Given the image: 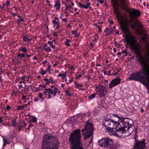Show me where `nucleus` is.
Listing matches in <instances>:
<instances>
[{
	"label": "nucleus",
	"mask_w": 149,
	"mask_h": 149,
	"mask_svg": "<svg viewBox=\"0 0 149 149\" xmlns=\"http://www.w3.org/2000/svg\"><path fill=\"white\" fill-rule=\"evenodd\" d=\"M129 39V36H125L124 40L127 43L125 46L129 45V48L134 52V54L136 56L137 58L141 65L142 68L139 71L132 73L128 79L129 80L138 81L141 82L143 84L148 85L149 84V65L148 67L146 66V65L148 64V61L146 60L139 58L141 51V45L134 37H133L131 42Z\"/></svg>",
	"instance_id": "nucleus-1"
},
{
	"label": "nucleus",
	"mask_w": 149,
	"mask_h": 149,
	"mask_svg": "<svg viewBox=\"0 0 149 149\" xmlns=\"http://www.w3.org/2000/svg\"><path fill=\"white\" fill-rule=\"evenodd\" d=\"M129 121L127 118L112 113L107 116L102 123L108 131L112 132L115 136L120 137L121 135L117 133L122 134L131 127L132 125L129 124Z\"/></svg>",
	"instance_id": "nucleus-2"
},
{
	"label": "nucleus",
	"mask_w": 149,
	"mask_h": 149,
	"mask_svg": "<svg viewBox=\"0 0 149 149\" xmlns=\"http://www.w3.org/2000/svg\"><path fill=\"white\" fill-rule=\"evenodd\" d=\"M60 142L58 138L53 135L45 134L42 141L41 149H58Z\"/></svg>",
	"instance_id": "nucleus-3"
},
{
	"label": "nucleus",
	"mask_w": 149,
	"mask_h": 149,
	"mask_svg": "<svg viewBox=\"0 0 149 149\" xmlns=\"http://www.w3.org/2000/svg\"><path fill=\"white\" fill-rule=\"evenodd\" d=\"M81 130L77 129L70 134L69 141L71 149H84L81 140Z\"/></svg>",
	"instance_id": "nucleus-4"
},
{
	"label": "nucleus",
	"mask_w": 149,
	"mask_h": 149,
	"mask_svg": "<svg viewBox=\"0 0 149 149\" xmlns=\"http://www.w3.org/2000/svg\"><path fill=\"white\" fill-rule=\"evenodd\" d=\"M93 131V125L89 121H87L84 128L81 130L82 135L84 136V139L86 140L90 137H92Z\"/></svg>",
	"instance_id": "nucleus-5"
},
{
	"label": "nucleus",
	"mask_w": 149,
	"mask_h": 149,
	"mask_svg": "<svg viewBox=\"0 0 149 149\" xmlns=\"http://www.w3.org/2000/svg\"><path fill=\"white\" fill-rule=\"evenodd\" d=\"M99 145L104 148H110L113 145V141L110 138H103L98 141Z\"/></svg>",
	"instance_id": "nucleus-6"
},
{
	"label": "nucleus",
	"mask_w": 149,
	"mask_h": 149,
	"mask_svg": "<svg viewBox=\"0 0 149 149\" xmlns=\"http://www.w3.org/2000/svg\"><path fill=\"white\" fill-rule=\"evenodd\" d=\"M128 25H129L134 30H136L135 25L134 24H130L129 22L127 19H126L125 24H121L120 25L121 30L124 33H127L129 31V28Z\"/></svg>",
	"instance_id": "nucleus-7"
},
{
	"label": "nucleus",
	"mask_w": 149,
	"mask_h": 149,
	"mask_svg": "<svg viewBox=\"0 0 149 149\" xmlns=\"http://www.w3.org/2000/svg\"><path fill=\"white\" fill-rule=\"evenodd\" d=\"M95 88L97 90L96 92L97 94L99 95L100 97H104L106 95L107 90L106 89V87L102 85H99L96 87Z\"/></svg>",
	"instance_id": "nucleus-8"
},
{
	"label": "nucleus",
	"mask_w": 149,
	"mask_h": 149,
	"mask_svg": "<svg viewBox=\"0 0 149 149\" xmlns=\"http://www.w3.org/2000/svg\"><path fill=\"white\" fill-rule=\"evenodd\" d=\"M146 139H143L142 141L136 140L134 141V145L133 146V149H144L145 148L146 143Z\"/></svg>",
	"instance_id": "nucleus-9"
},
{
	"label": "nucleus",
	"mask_w": 149,
	"mask_h": 149,
	"mask_svg": "<svg viewBox=\"0 0 149 149\" xmlns=\"http://www.w3.org/2000/svg\"><path fill=\"white\" fill-rule=\"evenodd\" d=\"M120 82L121 79L119 77H117L112 79L109 84V87L110 88H112L114 86L120 84Z\"/></svg>",
	"instance_id": "nucleus-10"
},
{
	"label": "nucleus",
	"mask_w": 149,
	"mask_h": 149,
	"mask_svg": "<svg viewBox=\"0 0 149 149\" xmlns=\"http://www.w3.org/2000/svg\"><path fill=\"white\" fill-rule=\"evenodd\" d=\"M130 14L131 17L134 18L135 17H138L141 15V13L139 10L133 8L130 12Z\"/></svg>",
	"instance_id": "nucleus-11"
},
{
	"label": "nucleus",
	"mask_w": 149,
	"mask_h": 149,
	"mask_svg": "<svg viewBox=\"0 0 149 149\" xmlns=\"http://www.w3.org/2000/svg\"><path fill=\"white\" fill-rule=\"evenodd\" d=\"M113 30L112 28H107L105 29L104 32L106 33L105 36H108L111 35L112 32Z\"/></svg>",
	"instance_id": "nucleus-12"
},
{
	"label": "nucleus",
	"mask_w": 149,
	"mask_h": 149,
	"mask_svg": "<svg viewBox=\"0 0 149 149\" xmlns=\"http://www.w3.org/2000/svg\"><path fill=\"white\" fill-rule=\"evenodd\" d=\"M55 2L54 6L56 7V10H58L61 7V5L60 4V1H54Z\"/></svg>",
	"instance_id": "nucleus-13"
},
{
	"label": "nucleus",
	"mask_w": 149,
	"mask_h": 149,
	"mask_svg": "<svg viewBox=\"0 0 149 149\" xmlns=\"http://www.w3.org/2000/svg\"><path fill=\"white\" fill-rule=\"evenodd\" d=\"M19 51L22 52L24 54L26 53L27 52V50L25 47H21L19 49Z\"/></svg>",
	"instance_id": "nucleus-14"
},
{
	"label": "nucleus",
	"mask_w": 149,
	"mask_h": 149,
	"mask_svg": "<svg viewBox=\"0 0 149 149\" xmlns=\"http://www.w3.org/2000/svg\"><path fill=\"white\" fill-rule=\"evenodd\" d=\"M3 138V147H4L8 143L9 140L7 139L6 137H4L3 136H2Z\"/></svg>",
	"instance_id": "nucleus-15"
},
{
	"label": "nucleus",
	"mask_w": 149,
	"mask_h": 149,
	"mask_svg": "<svg viewBox=\"0 0 149 149\" xmlns=\"http://www.w3.org/2000/svg\"><path fill=\"white\" fill-rule=\"evenodd\" d=\"M112 6L114 9V13L116 14V17L118 18L119 17L118 12L116 8V5H113Z\"/></svg>",
	"instance_id": "nucleus-16"
},
{
	"label": "nucleus",
	"mask_w": 149,
	"mask_h": 149,
	"mask_svg": "<svg viewBox=\"0 0 149 149\" xmlns=\"http://www.w3.org/2000/svg\"><path fill=\"white\" fill-rule=\"evenodd\" d=\"M37 120L35 116L32 117V118H31V120H29L30 123L31 122L33 123H36Z\"/></svg>",
	"instance_id": "nucleus-17"
},
{
	"label": "nucleus",
	"mask_w": 149,
	"mask_h": 149,
	"mask_svg": "<svg viewBox=\"0 0 149 149\" xmlns=\"http://www.w3.org/2000/svg\"><path fill=\"white\" fill-rule=\"evenodd\" d=\"M31 36H30V34L26 35L25 36H24L23 37V41L25 42H27L29 38Z\"/></svg>",
	"instance_id": "nucleus-18"
},
{
	"label": "nucleus",
	"mask_w": 149,
	"mask_h": 149,
	"mask_svg": "<svg viewBox=\"0 0 149 149\" xmlns=\"http://www.w3.org/2000/svg\"><path fill=\"white\" fill-rule=\"evenodd\" d=\"M89 113H83L81 116V119L83 120L86 117H88Z\"/></svg>",
	"instance_id": "nucleus-19"
},
{
	"label": "nucleus",
	"mask_w": 149,
	"mask_h": 149,
	"mask_svg": "<svg viewBox=\"0 0 149 149\" xmlns=\"http://www.w3.org/2000/svg\"><path fill=\"white\" fill-rule=\"evenodd\" d=\"M17 57L19 58H20V59L23 58H25V54L23 53L21 54H18L17 55Z\"/></svg>",
	"instance_id": "nucleus-20"
},
{
	"label": "nucleus",
	"mask_w": 149,
	"mask_h": 149,
	"mask_svg": "<svg viewBox=\"0 0 149 149\" xmlns=\"http://www.w3.org/2000/svg\"><path fill=\"white\" fill-rule=\"evenodd\" d=\"M147 33H145L144 34V37L141 38V39L143 40V42H146V40L148 39V38L147 37Z\"/></svg>",
	"instance_id": "nucleus-21"
},
{
	"label": "nucleus",
	"mask_w": 149,
	"mask_h": 149,
	"mask_svg": "<svg viewBox=\"0 0 149 149\" xmlns=\"http://www.w3.org/2000/svg\"><path fill=\"white\" fill-rule=\"evenodd\" d=\"M97 94V93L95 94V93H93L91 95H90L89 96H88V99L90 100H92L94 98L96 95Z\"/></svg>",
	"instance_id": "nucleus-22"
},
{
	"label": "nucleus",
	"mask_w": 149,
	"mask_h": 149,
	"mask_svg": "<svg viewBox=\"0 0 149 149\" xmlns=\"http://www.w3.org/2000/svg\"><path fill=\"white\" fill-rule=\"evenodd\" d=\"M52 22L53 24H54L53 26L54 27L56 25L60 24V23L59 22V21H56V20H53L52 21Z\"/></svg>",
	"instance_id": "nucleus-23"
},
{
	"label": "nucleus",
	"mask_w": 149,
	"mask_h": 149,
	"mask_svg": "<svg viewBox=\"0 0 149 149\" xmlns=\"http://www.w3.org/2000/svg\"><path fill=\"white\" fill-rule=\"evenodd\" d=\"M71 91V90H67L65 91V93H66V95H67L68 96L70 97L72 96V95L71 93H70V92Z\"/></svg>",
	"instance_id": "nucleus-24"
},
{
	"label": "nucleus",
	"mask_w": 149,
	"mask_h": 149,
	"mask_svg": "<svg viewBox=\"0 0 149 149\" xmlns=\"http://www.w3.org/2000/svg\"><path fill=\"white\" fill-rule=\"evenodd\" d=\"M10 108L11 107L10 106L8 105L6 107V109H2V112H3V113H5V112H6V110H8L10 109Z\"/></svg>",
	"instance_id": "nucleus-25"
},
{
	"label": "nucleus",
	"mask_w": 149,
	"mask_h": 149,
	"mask_svg": "<svg viewBox=\"0 0 149 149\" xmlns=\"http://www.w3.org/2000/svg\"><path fill=\"white\" fill-rule=\"evenodd\" d=\"M58 88L55 87L54 88L53 91V96H55L57 93H58Z\"/></svg>",
	"instance_id": "nucleus-26"
},
{
	"label": "nucleus",
	"mask_w": 149,
	"mask_h": 149,
	"mask_svg": "<svg viewBox=\"0 0 149 149\" xmlns=\"http://www.w3.org/2000/svg\"><path fill=\"white\" fill-rule=\"evenodd\" d=\"M71 40L70 39H67L66 40V41L65 42V45L68 47L70 46V44L69 43V42H70Z\"/></svg>",
	"instance_id": "nucleus-27"
},
{
	"label": "nucleus",
	"mask_w": 149,
	"mask_h": 149,
	"mask_svg": "<svg viewBox=\"0 0 149 149\" xmlns=\"http://www.w3.org/2000/svg\"><path fill=\"white\" fill-rule=\"evenodd\" d=\"M43 80L46 81L45 83V85H49L50 83L49 79H48L47 78H44L43 79Z\"/></svg>",
	"instance_id": "nucleus-28"
},
{
	"label": "nucleus",
	"mask_w": 149,
	"mask_h": 149,
	"mask_svg": "<svg viewBox=\"0 0 149 149\" xmlns=\"http://www.w3.org/2000/svg\"><path fill=\"white\" fill-rule=\"evenodd\" d=\"M75 86L77 88H79L80 87H83V85L82 84H80L79 83H76Z\"/></svg>",
	"instance_id": "nucleus-29"
},
{
	"label": "nucleus",
	"mask_w": 149,
	"mask_h": 149,
	"mask_svg": "<svg viewBox=\"0 0 149 149\" xmlns=\"http://www.w3.org/2000/svg\"><path fill=\"white\" fill-rule=\"evenodd\" d=\"M61 77L63 79H64V78H65L66 79V78L65 76H64L63 74H59L57 76V77Z\"/></svg>",
	"instance_id": "nucleus-30"
},
{
	"label": "nucleus",
	"mask_w": 149,
	"mask_h": 149,
	"mask_svg": "<svg viewBox=\"0 0 149 149\" xmlns=\"http://www.w3.org/2000/svg\"><path fill=\"white\" fill-rule=\"evenodd\" d=\"M65 5L66 6L65 9H66V10H68L69 8H70L72 10L73 9V7H72L71 6L67 5L66 4H65Z\"/></svg>",
	"instance_id": "nucleus-31"
},
{
	"label": "nucleus",
	"mask_w": 149,
	"mask_h": 149,
	"mask_svg": "<svg viewBox=\"0 0 149 149\" xmlns=\"http://www.w3.org/2000/svg\"><path fill=\"white\" fill-rule=\"evenodd\" d=\"M47 72V71L46 70H42V71H40L39 72V73H40L42 75H44Z\"/></svg>",
	"instance_id": "nucleus-32"
},
{
	"label": "nucleus",
	"mask_w": 149,
	"mask_h": 149,
	"mask_svg": "<svg viewBox=\"0 0 149 149\" xmlns=\"http://www.w3.org/2000/svg\"><path fill=\"white\" fill-rule=\"evenodd\" d=\"M38 97L40 99H44V97L43 96V94L41 93H39L38 94Z\"/></svg>",
	"instance_id": "nucleus-33"
},
{
	"label": "nucleus",
	"mask_w": 149,
	"mask_h": 149,
	"mask_svg": "<svg viewBox=\"0 0 149 149\" xmlns=\"http://www.w3.org/2000/svg\"><path fill=\"white\" fill-rule=\"evenodd\" d=\"M79 5L80 7H82L86 9V8H85L86 6L84 4L79 3Z\"/></svg>",
	"instance_id": "nucleus-34"
},
{
	"label": "nucleus",
	"mask_w": 149,
	"mask_h": 149,
	"mask_svg": "<svg viewBox=\"0 0 149 149\" xmlns=\"http://www.w3.org/2000/svg\"><path fill=\"white\" fill-rule=\"evenodd\" d=\"M17 21L18 22L17 23L18 24H19V22H23L24 21V20L23 18H21L20 19L19 18L17 19Z\"/></svg>",
	"instance_id": "nucleus-35"
},
{
	"label": "nucleus",
	"mask_w": 149,
	"mask_h": 149,
	"mask_svg": "<svg viewBox=\"0 0 149 149\" xmlns=\"http://www.w3.org/2000/svg\"><path fill=\"white\" fill-rule=\"evenodd\" d=\"M117 0H111L112 5L118 4Z\"/></svg>",
	"instance_id": "nucleus-36"
},
{
	"label": "nucleus",
	"mask_w": 149,
	"mask_h": 149,
	"mask_svg": "<svg viewBox=\"0 0 149 149\" xmlns=\"http://www.w3.org/2000/svg\"><path fill=\"white\" fill-rule=\"evenodd\" d=\"M45 51L47 52H51L52 50V49L50 47H46L45 50Z\"/></svg>",
	"instance_id": "nucleus-37"
},
{
	"label": "nucleus",
	"mask_w": 149,
	"mask_h": 149,
	"mask_svg": "<svg viewBox=\"0 0 149 149\" xmlns=\"http://www.w3.org/2000/svg\"><path fill=\"white\" fill-rule=\"evenodd\" d=\"M45 90H49V91H50V94H52L53 95V91L52 90L51 88H48L45 89Z\"/></svg>",
	"instance_id": "nucleus-38"
},
{
	"label": "nucleus",
	"mask_w": 149,
	"mask_h": 149,
	"mask_svg": "<svg viewBox=\"0 0 149 149\" xmlns=\"http://www.w3.org/2000/svg\"><path fill=\"white\" fill-rule=\"evenodd\" d=\"M97 26L99 29L98 33H101L102 31V30L101 29V28H102V26Z\"/></svg>",
	"instance_id": "nucleus-39"
},
{
	"label": "nucleus",
	"mask_w": 149,
	"mask_h": 149,
	"mask_svg": "<svg viewBox=\"0 0 149 149\" xmlns=\"http://www.w3.org/2000/svg\"><path fill=\"white\" fill-rule=\"evenodd\" d=\"M138 27L140 28H142L143 27V25L142 24L141 22H139L138 23Z\"/></svg>",
	"instance_id": "nucleus-40"
},
{
	"label": "nucleus",
	"mask_w": 149,
	"mask_h": 149,
	"mask_svg": "<svg viewBox=\"0 0 149 149\" xmlns=\"http://www.w3.org/2000/svg\"><path fill=\"white\" fill-rule=\"evenodd\" d=\"M49 81L50 82V83H51L53 84H54L55 83V82L53 80V79L52 77H50L49 79Z\"/></svg>",
	"instance_id": "nucleus-41"
},
{
	"label": "nucleus",
	"mask_w": 149,
	"mask_h": 149,
	"mask_svg": "<svg viewBox=\"0 0 149 149\" xmlns=\"http://www.w3.org/2000/svg\"><path fill=\"white\" fill-rule=\"evenodd\" d=\"M12 125H13V126H16V121L15 120H12Z\"/></svg>",
	"instance_id": "nucleus-42"
},
{
	"label": "nucleus",
	"mask_w": 149,
	"mask_h": 149,
	"mask_svg": "<svg viewBox=\"0 0 149 149\" xmlns=\"http://www.w3.org/2000/svg\"><path fill=\"white\" fill-rule=\"evenodd\" d=\"M138 136V134H134V139L135 140V141H136V140H139L137 139V138Z\"/></svg>",
	"instance_id": "nucleus-43"
},
{
	"label": "nucleus",
	"mask_w": 149,
	"mask_h": 149,
	"mask_svg": "<svg viewBox=\"0 0 149 149\" xmlns=\"http://www.w3.org/2000/svg\"><path fill=\"white\" fill-rule=\"evenodd\" d=\"M52 33H53V35L55 36H58V34L56 32H54V31H52Z\"/></svg>",
	"instance_id": "nucleus-44"
},
{
	"label": "nucleus",
	"mask_w": 149,
	"mask_h": 149,
	"mask_svg": "<svg viewBox=\"0 0 149 149\" xmlns=\"http://www.w3.org/2000/svg\"><path fill=\"white\" fill-rule=\"evenodd\" d=\"M6 6H9L10 2L9 0H8L6 2Z\"/></svg>",
	"instance_id": "nucleus-45"
},
{
	"label": "nucleus",
	"mask_w": 149,
	"mask_h": 149,
	"mask_svg": "<svg viewBox=\"0 0 149 149\" xmlns=\"http://www.w3.org/2000/svg\"><path fill=\"white\" fill-rule=\"evenodd\" d=\"M91 4L89 2H88L86 3V9L88 7L91 5Z\"/></svg>",
	"instance_id": "nucleus-46"
},
{
	"label": "nucleus",
	"mask_w": 149,
	"mask_h": 149,
	"mask_svg": "<svg viewBox=\"0 0 149 149\" xmlns=\"http://www.w3.org/2000/svg\"><path fill=\"white\" fill-rule=\"evenodd\" d=\"M47 44H49L50 46H51L53 44L52 42L51 41H48L47 42Z\"/></svg>",
	"instance_id": "nucleus-47"
},
{
	"label": "nucleus",
	"mask_w": 149,
	"mask_h": 149,
	"mask_svg": "<svg viewBox=\"0 0 149 149\" xmlns=\"http://www.w3.org/2000/svg\"><path fill=\"white\" fill-rule=\"evenodd\" d=\"M121 1V3L123 5H125L126 4V2L125 0H120Z\"/></svg>",
	"instance_id": "nucleus-48"
},
{
	"label": "nucleus",
	"mask_w": 149,
	"mask_h": 149,
	"mask_svg": "<svg viewBox=\"0 0 149 149\" xmlns=\"http://www.w3.org/2000/svg\"><path fill=\"white\" fill-rule=\"evenodd\" d=\"M134 22V20L133 19H130L129 20L130 24H132Z\"/></svg>",
	"instance_id": "nucleus-49"
},
{
	"label": "nucleus",
	"mask_w": 149,
	"mask_h": 149,
	"mask_svg": "<svg viewBox=\"0 0 149 149\" xmlns=\"http://www.w3.org/2000/svg\"><path fill=\"white\" fill-rule=\"evenodd\" d=\"M77 10H78V11L76 12V14H79V9H78L77 8H74V11H77Z\"/></svg>",
	"instance_id": "nucleus-50"
},
{
	"label": "nucleus",
	"mask_w": 149,
	"mask_h": 149,
	"mask_svg": "<svg viewBox=\"0 0 149 149\" xmlns=\"http://www.w3.org/2000/svg\"><path fill=\"white\" fill-rule=\"evenodd\" d=\"M77 32V30H75V31H72L71 32L72 33V35H75L76 34V32Z\"/></svg>",
	"instance_id": "nucleus-51"
},
{
	"label": "nucleus",
	"mask_w": 149,
	"mask_h": 149,
	"mask_svg": "<svg viewBox=\"0 0 149 149\" xmlns=\"http://www.w3.org/2000/svg\"><path fill=\"white\" fill-rule=\"evenodd\" d=\"M47 46V45L46 43H45L44 44V45L43 46V48L44 50H45V49L46 48Z\"/></svg>",
	"instance_id": "nucleus-52"
},
{
	"label": "nucleus",
	"mask_w": 149,
	"mask_h": 149,
	"mask_svg": "<svg viewBox=\"0 0 149 149\" xmlns=\"http://www.w3.org/2000/svg\"><path fill=\"white\" fill-rule=\"evenodd\" d=\"M135 134H138V130L137 128H135L134 131Z\"/></svg>",
	"instance_id": "nucleus-53"
},
{
	"label": "nucleus",
	"mask_w": 149,
	"mask_h": 149,
	"mask_svg": "<svg viewBox=\"0 0 149 149\" xmlns=\"http://www.w3.org/2000/svg\"><path fill=\"white\" fill-rule=\"evenodd\" d=\"M62 21L64 22H67V19L66 18H62Z\"/></svg>",
	"instance_id": "nucleus-54"
},
{
	"label": "nucleus",
	"mask_w": 149,
	"mask_h": 149,
	"mask_svg": "<svg viewBox=\"0 0 149 149\" xmlns=\"http://www.w3.org/2000/svg\"><path fill=\"white\" fill-rule=\"evenodd\" d=\"M128 52L127 51V50L126 49L124 50H123L122 52V53H124V54H126V53Z\"/></svg>",
	"instance_id": "nucleus-55"
},
{
	"label": "nucleus",
	"mask_w": 149,
	"mask_h": 149,
	"mask_svg": "<svg viewBox=\"0 0 149 149\" xmlns=\"http://www.w3.org/2000/svg\"><path fill=\"white\" fill-rule=\"evenodd\" d=\"M11 15L14 16H17V13H11Z\"/></svg>",
	"instance_id": "nucleus-56"
},
{
	"label": "nucleus",
	"mask_w": 149,
	"mask_h": 149,
	"mask_svg": "<svg viewBox=\"0 0 149 149\" xmlns=\"http://www.w3.org/2000/svg\"><path fill=\"white\" fill-rule=\"evenodd\" d=\"M62 73H63V74H64V76H65V77L67 76V72L65 71V72H64L63 71H62Z\"/></svg>",
	"instance_id": "nucleus-57"
},
{
	"label": "nucleus",
	"mask_w": 149,
	"mask_h": 149,
	"mask_svg": "<svg viewBox=\"0 0 149 149\" xmlns=\"http://www.w3.org/2000/svg\"><path fill=\"white\" fill-rule=\"evenodd\" d=\"M39 86L42 87L43 88H46V86L45 85H43L42 84H40L39 85Z\"/></svg>",
	"instance_id": "nucleus-58"
},
{
	"label": "nucleus",
	"mask_w": 149,
	"mask_h": 149,
	"mask_svg": "<svg viewBox=\"0 0 149 149\" xmlns=\"http://www.w3.org/2000/svg\"><path fill=\"white\" fill-rule=\"evenodd\" d=\"M90 46L91 48H93L94 47L93 44L92 42H91L90 44Z\"/></svg>",
	"instance_id": "nucleus-59"
},
{
	"label": "nucleus",
	"mask_w": 149,
	"mask_h": 149,
	"mask_svg": "<svg viewBox=\"0 0 149 149\" xmlns=\"http://www.w3.org/2000/svg\"><path fill=\"white\" fill-rule=\"evenodd\" d=\"M53 20H56V21H59V19L58 17H55L54 19H53Z\"/></svg>",
	"instance_id": "nucleus-60"
},
{
	"label": "nucleus",
	"mask_w": 149,
	"mask_h": 149,
	"mask_svg": "<svg viewBox=\"0 0 149 149\" xmlns=\"http://www.w3.org/2000/svg\"><path fill=\"white\" fill-rule=\"evenodd\" d=\"M17 109V110L18 111L21 110V106H19L18 107Z\"/></svg>",
	"instance_id": "nucleus-61"
},
{
	"label": "nucleus",
	"mask_w": 149,
	"mask_h": 149,
	"mask_svg": "<svg viewBox=\"0 0 149 149\" xmlns=\"http://www.w3.org/2000/svg\"><path fill=\"white\" fill-rule=\"evenodd\" d=\"M140 111L141 113H143L144 111V110L143 109V108H141V109H140Z\"/></svg>",
	"instance_id": "nucleus-62"
},
{
	"label": "nucleus",
	"mask_w": 149,
	"mask_h": 149,
	"mask_svg": "<svg viewBox=\"0 0 149 149\" xmlns=\"http://www.w3.org/2000/svg\"><path fill=\"white\" fill-rule=\"evenodd\" d=\"M47 61H44L42 62V64L43 65H45L47 63Z\"/></svg>",
	"instance_id": "nucleus-63"
},
{
	"label": "nucleus",
	"mask_w": 149,
	"mask_h": 149,
	"mask_svg": "<svg viewBox=\"0 0 149 149\" xmlns=\"http://www.w3.org/2000/svg\"><path fill=\"white\" fill-rule=\"evenodd\" d=\"M147 58L148 60L149 61V53H148L147 55Z\"/></svg>",
	"instance_id": "nucleus-64"
}]
</instances>
